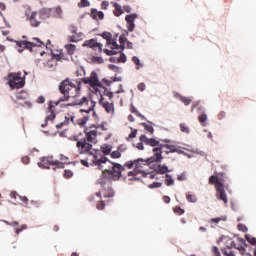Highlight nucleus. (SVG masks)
Here are the masks:
<instances>
[{
  "label": "nucleus",
  "instance_id": "nucleus-1",
  "mask_svg": "<svg viewBox=\"0 0 256 256\" xmlns=\"http://www.w3.org/2000/svg\"><path fill=\"white\" fill-rule=\"evenodd\" d=\"M140 139L145 142V145L154 147L152 149L154 155L151 157L150 161L161 163L163 161V149H168L164 151L166 155H169V153H181V150H179L177 146L172 144H161L159 140L155 138H148L146 135H141Z\"/></svg>",
  "mask_w": 256,
  "mask_h": 256
},
{
  "label": "nucleus",
  "instance_id": "nucleus-2",
  "mask_svg": "<svg viewBox=\"0 0 256 256\" xmlns=\"http://www.w3.org/2000/svg\"><path fill=\"white\" fill-rule=\"evenodd\" d=\"M113 167L112 169H105L102 171L100 178L97 180L98 185L101 187L111 186L113 181H119L121 179V172L125 171V167L119 163L111 162Z\"/></svg>",
  "mask_w": 256,
  "mask_h": 256
},
{
  "label": "nucleus",
  "instance_id": "nucleus-3",
  "mask_svg": "<svg viewBox=\"0 0 256 256\" xmlns=\"http://www.w3.org/2000/svg\"><path fill=\"white\" fill-rule=\"evenodd\" d=\"M58 89L61 95H63L60 101H69L71 98L75 99L81 95V81L75 84L71 80L65 79L59 84Z\"/></svg>",
  "mask_w": 256,
  "mask_h": 256
},
{
  "label": "nucleus",
  "instance_id": "nucleus-4",
  "mask_svg": "<svg viewBox=\"0 0 256 256\" xmlns=\"http://www.w3.org/2000/svg\"><path fill=\"white\" fill-rule=\"evenodd\" d=\"M225 181H227L225 173H218L216 176L212 175L209 178V185H214L216 189V199H218V201H223L224 205H227L229 200L225 193Z\"/></svg>",
  "mask_w": 256,
  "mask_h": 256
},
{
  "label": "nucleus",
  "instance_id": "nucleus-5",
  "mask_svg": "<svg viewBox=\"0 0 256 256\" xmlns=\"http://www.w3.org/2000/svg\"><path fill=\"white\" fill-rule=\"evenodd\" d=\"M103 131H107V128L105 127L104 124L86 128L84 130V133H85L84 139H86L88 143H97V136L103 135Z\"/></svg>",
  "mask_w": 256,
  "mask_h": 256
},
{
  "label": "nucleus",
  "instance_id": "nucleus-6",
  "mask_svg": "<svg viewBox=\"0 0 256 256\" xmlns=\"http://www.w3.org/2000/svg\"><path fill=\"white\" fill-rule=\"evenodd\" d=\"M14 43H16L18 47L19 53H23L24 49H27L31 53L33 52V47H42V45H45L39 38H32V41H14Z\"/></svg>",
  "mask_w": 256,
  "mask_h": 256
},
{
  "label": "nucleus",
  "instance_id": "nucleus-7",
  "mask_svg": "<svg viewBox=\"0 0 256 256\" xmlns=\"http://www.w3.org/2000/svg\"><path fill=\"white\" fill-rule=\"evenodd\" d=\"M74 141H77L76 147L80 155H93L91 149H93V144L87 141V138H79L74 136Z\"/></svg>",
  "mask_w": 256,
  "mask_h": 256
},
{
  "label": "nucleus",
  "instance_id": "nucleus-8",
  "mask_svg": "<svg viewBox=\"0 0 256 256\" xmlns=\"http://www.w3.org/2000/svg\"><path fill=\"white\" fill-rule=\"evenodd\" d=\"M8 78L11 89H21L22 87H25V77L21 76V72L10 73Z\"/></svg>",
  "mask_w": 256,
  "mask_h": 256
},
{
  "label": "nucleus",
  "instance_id": "nucleus-9",
  "mask_svg": "<svg viewBox=\"0 0 256 256\" xmlns=\"http://www.w3.org/2000/svg\"><path fill=\"white\" fill-rule=\"evenodd\" d=\"M49 165H55L58 169H65V163L59 160H52L50 157H43L38 162V166L42 169H50Z\"/></svg>",
  "mask_w": 256,
  "mask_h": 256
},
{
  "label": "nucleus",
  "instance_id": "nucleus-10",
  "mask_svg": "<svg viewBox=\"0 0 256 256\" xmlns=\"http://www.w3.org/2000/svg\"><path fill=\"white\" fill-rule=\"evenodd\" d=\"M82 83L85 85H89L92 87V89H95L97 91V87H103V84L99 81V76L97 75V72L93 71L90 74V77L82 78Z\"/></svg>",
  "mask_w": 256,
  "mask_h": 256
},
{
  "label": "nucleus",
  "instance_id": "nucleus-11",
  "mask_svg": "<svg viewBox=\"0 0 256 256\" xmlns=\"http://www.w3.org/2000/svg\"><path fill=\"white\" fill-rule=\"evenodd\" d=\"M227 249H238L240 251L241 255H248L253 256L250 253L245 252V247H247V243L243 239H238V244L233 241V239H229L226 244Z\"/></svg>",
  "mask_w": 256,
  "mask_h": 256
},
{
  "label": "nucleus",
  "instance_id": "nucleus-12",
  "mask_svg": "<svg viewBox=\"0 0 256 256\" xmlns=\"http://www.w3.org/2000/svg\"><path fill=\"white\" fill-rule=\"evenodd\" d=\"M76 105H79L80 107H84L83 109H80L81 113H91L95 109V101L90 100L87 97H82L79 101H77Z\"/></svg>",
  "mask_w": 256,
  "mask_h": 256
},
{
  "label": "nucleus",
  "instance_id": "nucleus-13",
  "mask_svg": "<svg viewBox=\"0 0 256 256\" xmlns=\"http://www.w3.org/2000/svg\"><path fill=\"white\" fill-rule=\"evenodd\" d=\"M150 163H157V161H151V157L148 158L147 160H143V159H137L135 160V165H134V169L135 171H137V173H145V170H143L145 167H147V165H149Z\"/></svg>",
  "mask_w": 256,
  "mask_h": 256
},
{
  "label": "nucleus",
  "instance_id": "nucleus-14",
  "mask_svg": "<svg viewBox=\"0 0 256 256\" xmlns=\"http://www.w3.org/2000/svg\"><path fill=\"white\" fill-rule=\"evenodd\" d=\"M99 105L105 109L106 113H109L110 115H113L115 113V104L113 101H106L103 96L100 97L99 99Z\"/></svg>",
  "mask_w": 256,
  "mask_h": 256
},
{
  "label": "nucleus",
  "instance_id": "nucleus-15",
  "mask_svg": "<svg viewBox=\"0 0 256 256\" xmlns=\"http://www.w3.org/2000/svg\"><path fill=\"white\" fill-rule=\"evenodd\" d=\"M83 47H90V49H93L94 51H103V44L98 43L96 39H90L86 40L83 44Z\"/></svg>",
  "mask_w": 256,
  "mask_h": 256
},
{
  "label": "nucleus",
  "instance_id": "nucleus-16",
  "mask_svg": "<svg viewBox=\"0 0 256 256\" xmlns=\"http://www.w3.org/2000/svg\"><path fill=\"white\" fill-rule=\"evenodd\" d=\"M137 19V14H130L125 17V21L127 23L128 31H134L135 29V20Z\"/></svg>",
  "mask_w": 256,
  "mask_h": 256
},
{
  "label": "nucleus",
  "instance_id": "nucleus-17",
  "mask_svg": "<svg viewBox=\"0 0 256 256\" xmlns=\"http://www.w3.org/2000/svg\"><path fill=\"white\" fill-rule=\"evenodd\" d=\"M27 17L32 27H39L41 25V21L37 20V12H31L27 14Z\"/></svg>",
  "mask_w": 256,
  "mask_h": 256
},
{
  "label": "nucleus",
  "instance_id": "nucleus-18",
  "mask_svg": "<svg viewBox=\"0 0 256 256\" xmlns=\"http://www.w3.org/2000/svg\"><path fill=\"white\" fill-rule=\"evenodd\" d=\"M93 157H94V159L92 160V163L94 165H97L99 167V169H103V166H101V164L107 163V161H109V159H107V157H105V156L99 157L97 155H94Z\"/></svg>",
  "mask_w": 256,
  "mask_h": 256
},
{
  "label": "nucleus",
  "instance_id": "nucleus-19",
  "mask_svg": "<svg viewBox=\"0 0 256 256\" xmlns=\"http://www.w3.org/2000/svg\"><path fill=\"white\" fill-rule=\"evenodd\" d=\"M39 15L41 19H49V17H53L52 8H43L39 11Z\"/></svg>",
  "mask_w": 256,
  "mask_h": 256
},
{
  "label": "nucleus",
  "instance_id": "nucleus-20",
  "mask_svg": "<svg viewBox=\"0 0 256 256\" xmlns=\"http://www.w3.org/2000/svg\"><path fill=\"white\" fill-rule=\"evenodd\" d=\"M90 17H92L95 21H97V19L103 20L105 18V14L102 11H97V9L92 8L90 10Z\"/></svg>",
  "mask_w": 256,
  "mask_h": 256
},
{
  "label": "nucleus",
  "instance_id": "nucleus-21",
  "mask_svg": "<svg viewBox=\"0 0 256 256\" xmlns=\"http://www.w3.org/2000/svg\"><path fill=\"white\" fill-rule=\"evenodd\" d=\"M11 227H13L16 235H19V233H21V231H25V229H27V225L23 224L20 228H19V222L17 221H13L11 222Z\"/></svg>",
  "mask_w": 256,
  "mask_h": 256
},
{
  "label": "nucleus",
  "instance_id": "nucleus-22",
  "mask_svg": "<svg viewBox=\"0 0 256 256\" xmlns=\"http://www.w3.org/2000/svg\"><path fill=\"white\" fill-rule=\"evenodd\" d=\"M52 17H56V19H61L63 17V9L61 6L52 8Z\"/></svg>",
  "mask_w": 256,
  "mask_h": 256
},
{
  "label": "nucleus",
  "instance_id": "nucleus-23",
  "mask_svg": "<svg viewBox=\"0 0 256 256\" xmlns=\"http://www.w3.org/2000/svg\"><path fill=\"white\" fill-rule=\"evenodd\" d=\"M113 7V14L115 15V17H121V15H123V8H121L120 4L117 2H113Z\"/></svg>",
  "mask_w": 256,
  "mask_h": 256
},
{
  "label": "nucleus",
  "instance_id": "nucleus-24",
  "mask_svg": "<svg viewBox=\"0 0 256 256\" xmlns=\"http://www.w3.org/2000/svg\"><path fill=\"white\" fill-rule=\"evenodd\" d=\"M49 115L45 119V123L41 125V127H45L48 121H53L55 119V112L53 111V105L49 106Z\"/></svg>",
  "mask_w": 256,
  "mask_h": 256
},
{
  "label": "nucleus",
  "instance_id": "nucleus-25",
  "mask_svg": "<svg viewBox=\"0 0 256 256\" xmlns=\"http://www.w3.org/2000/svg\"><path fill=\"white\" fill-rule=\"evenodd\" d=\"M155 173L158 175H165V173H169V168L166 165L159 164L155 169Z\"/></svg>",
  "mask_w": 256,
  "mask_h": 256
},
{
  "label": "nucleus",
  "instance_id": "nucleus-26",
  "mask_svg": "<svg viewBox=\"0 0 256 256\" xmlns=\"http://www.w3.org/2000/svg\"><path fill=\"white\" fill-rule=\"evenodd\" d=\"M100 149L104 155H111V151H112L113 147L111 145L104 144L101 146Z\"/></svg>",
  "mask_w": 256,
  "mask_h": 256
},
{
  "label": "nucleus",
  "instance_id": "nucleus-27",
  "mask_svg": "<svg viewBox=\"0 0 256 256\" xmlns=\"http://www.w3.org/2000/svg\"><path fill=\"white\" fill-rule=\"evenodd\" d=\"M104 197L106 199H111V197H115V191H113V188L108 186L107 190H105Z\"/></svg>",
  "mask_w": 256,
  "mask_h": 256
},
{
  "label": "nucleus",
  "instance_id": "nucleus-28",
  "mask_svg": "<svg viewBox=\"0 0 256 256\" xmlns=\"http://www.w3.org/2000/svg\"><path fill=\"white\" fill-rule=\"evenodd\" d=\"M65 49L67 50L68 55H73L77 49V46H75V44H68L65 45Z\"/></svg>",
  "mask_w": 256,
  "mask_h": 256
},
{
  "label": "nucleus",
  "instance_id": "nucleus-29",
  "mask_svg": "<svg viewBox=\"0 0 256 256\" xmlns=\"http://www.w3.org/2000/svg\"><path fill=\"white\" fill-rule=\"evenodd\" d=\"M68 41L70 43H78V41H81V35L76 33L75 35L68 36Z\"/></svg>",
  "mask_w": 256,
  "mask_h": 256
},
{
  "label": "nucleus",
  "instance_id": "nucleus-30",
  "mask_svg": "<svg viewBox=\"0 0 256 256\" xmlns=\"http://www.w3.org/2000/svg\"><path fill=\"white\" fill-rule=\"evenodd\" d=\"M198 121L202 125V127H205L207 125V114H201L198 116Z\"/></svg>",
  "mask_w": 256,
  "mask_h": 256
},
{
  "label": "nucleus",
  "instance_id": "nucleus-31",
  "mask_svg": "<svg viewBox=\"0 0 256 256\" xmlns=\"http://www.w3.org/2000/svg\"><path fill=\"white\" fill-rule=\"evenodd\" d=\"M221 221H227V217L221 216L218 218H212V219H210L209 223H214L215 225H217V224L221 223Z\"/></svg>",
  "mask_w": 256,
  "mask_h": 256
},
{
  "label": "nucleus",
  "instance_id": "nucleus-32",
  "mask_svg": "<svg viewBox=\"0 0 256 256\" xmlns=\"http://www.w3.org/2000/svg\"><path fill=\"white\" fill-rule=\"evenodd\" d=\"M175 184V180H173V177L170 174H166V180H165V185L167 187H171V185Z\"/></svg>",
  "mask_w": 256,
  "mask_h": 256
},
{
  "label": "nucleus",
  "instance_id": "nucleus-33",
  "mask_svg": "<svg viewBox=\"0 0 256 256\" xmlns=\"http://www.w3.org/2000/svg\"><path fill=\"white\" fill-rule=\"evenodd\" d=\"M186 199L188 203H197V196L187 193L186 194Z\"/></svg>",
  "mask_w": 256,
  "mask_h": 256
},
{
  "label": "nucleus",
  "instance_id": "nucleus-34",
  "mask_svg": "<svg viewBox=\"0 0 256 256\" xmlns=\"http://www.w3.org/2000/svg\"><path fill=\"white\" fill-rule=\"evenodd\" d=\"M101 37H103V39H106L107 43H111V40L113 39V35L111 34V32H103Z\"/></svg>",
  "mask_w": 256,
  "mask_h": 256
},
{
  "label": "nucleus",
  "instance_id": "nucleus-35",
  "mask_svg": "<svg viewBox=\"0 0 256 256\" xmlns=\"http://www.w3.org/2000/svg\"><path fill=\"white\" fill-rule=\"evenodd\" d=\"M245 239H246V241H248V243H250V245H256V238L255 237L246 234Z\"/></svg>",
  "mask_w": 256,
  "mask_h": 256
},
{
  "label": "nucleus",
  "instance_id": "nucleus-36",
  "mask_svg": "<svg viewBox=\"0 0 256 256\" xmlns=\"http://www.w3.org/2000/svg\"><path fill=\"white\" fill-rule=\"evenodd\" d=\"M108 47H110V49H121V47L119 46V44H117V42H115L113 39L107 43Z\"/></svg>",
  "mask_w": 256,
  "mask_h": 256
},
{
  "label": "nucleus",
  "instance_id": "nucleus-37",
  "mask_svg": "<svg viewBox=\"0 0 256 256\" xmlns=\"http://www.w3.org/2000/svg\"><path fill=\"white\" fill-rule=\"evenodd\" d=\"M127 42V38L124 35L119 37L120 49H125V43Z\"/></svg>",
  "mask_w": 256,
  "mask_h": 256
},
{
  "label": "nucleus",
  "instance_id": "nucleus-38",
  "mask_svg": "<svg viewBox=\"0 0 256 256\" xmlns=\"http://www.w3.org/2000/svg\"><path fill=\"white\" fill-rule=\"evenodd\" d=\"M142 125L144 126V129L146 131H148V133H151V135H153V133H155V129H153V126H151L147 123H142Z\"/></svg>",
  "mask_w": 256,
  "mask_h": 256
},
{
  "label": "nucleus",
  "instance_id": "nucleus-39",
  "mask_svg": "<svg viewBox=\"0 0 256 256\" xmlns=\"http://www.w3.org/2000/svg\"><path fill=\"white\" fill-rule=\"evenodd\" d=\"M89 121V117L88 116H84L83 118H80L77 120L78 125L82 126L86 125V123Z\"/></svg>",
  "mask_w": 256,
  "mask_h": 256
},
{
  "label": "nucleus",
  "instance_id": "nucleus-40",
  "mask_svg": "<svg viewBox=\"0 0 256 256\" xmlns=\"http://www.w3.org/2000/svg\"><path fill=\"white\" fill-rule=\"evenodd\" d=\"M179 100L184 103V105H191V99L190 98H187V97H184V96H179Z\"/></svg>",
  "mask_w": 256,
  "mask_h": 256
},
{
  "label": "nucleus",
  "instance_id": "nucleus-41",
  "mask_svg": "<svg viewBox=\"0 0 256 256\" xmlns=\"http://www.w3.org/2000/svg\"><path fill=\"white\" fill-rule=\"evenodd\" d=\"M180 130L182 131V133H191V131L189 130V126H187V124L185 123L180 124Z\"/></svg>",
  "mask_w": 256,
  "mask_h": 256
},
{
  "label": "nucleus",
  "instance_id": "nucleus-42",
  "mask_svg": "<svg viewBox=\"0 0 256 256\" xmlns=\"http://www.w3.org/2000/svg\"><path fill=\"white\" fill-rule=\"evenodd\" d=\"M173 211L176 215H183L185 213V210L179 206L174 207Z\"/></svg>",
  "mask_w": 256,
  "mask_h": 256
},
{
  "label": "nucleus",
  "instance_id": "nucleus-43",
  "mask_svg": "<svg viewBox=\"0 0 256 256\" xmlns=\"http://www.w3.org/2000/svg\"><path fill=\"white\" fill-rule=\"evenodd\" d=\"M112 159H121V152L119 150L110 153Z\"/></svg>",
  "mask_w": 256,
  "mask_h": 256
},
{
  "label": "nucleus",
  "instance_id": "nucleus-44",
  "mask_svg": "<svg viewBox=\"0 0 256 256\" xmlns=\"http://www.w3.org/2000/svg\"><path fill=\"white\" fill-rule=\"evenodd\" d=\"M91 5V2L89 0H81L78 3V7H89Z\"/></svg>",
  "mask_w": 256,
  "mask_h": 256
},
{
  "label": "nucleus",
  "instance_id": "nucleus-45",
  "mask_svg": "<svg viewBox=\"0 0 256 256\" xmlns=\"http://www.w3.org/2000/svg\"><path fill=\"white\" fill-rule=\"evenodd\" d=\"M163 184L161 182H153L149 184V189H159Z\"/></svg>",
  "mask_w": 256,
  "mask_h": 256
},
{
  "label": "nucleus",
  "instance_id": "nucleus-46",
  "mask_svg": "<svg viewBox=\"0 0 256 256\" xmlns=\"http://www.w3.org/2000/svg\"><path fill=\"white\" fill-rule=\"evenodd\" d=\"M96 209H98L99 211H103V209H105V201L97 202Z\"/></svg>",
  "mask_w": 256,
  "mask_h": 256
},
{
  "label": "nucleus",
  "instance_id": "nucleus-47",
  "mask_svg": "<svg viewBox=\"0 0 256 256\" xmlns=\"http://www.w3.org/2000/svg\"><path fill=\"white\" fill-rule=\"evenodd\" d=\"M117 63H127V56L124 53L120 54V57L117 59Z\"/></svg>",
  "mask_w": 256,
  "mask_h": 256
},
{
  "label": "nucleus",
  "instance_id": "nucleus-48",
  "mask_svg": "<svg viewBox=\"0 0 256 256\" xmlns=\"http://www.w3.org/2000/svg\"><path fill=\"white\" fill-rule=\"evenodd\" d=\"M135 137H137V129L132 130V132L126 138V141H129L130 139H135Z\"/></svg>",
  "mask_w": 256,
  "mask_h": 256
},
{
  "label": "nucleus",
  "instance_id": "nucleus-49",
  "mask_svg": "<svg viewBox=\"0 0 256 256\" xmlns=\"http://www.w3.org/2000/svg\"><path fill=\"white\" fill-rule=\"evenodd\" d=\"M132 61H133L134 65H137V67H143V65L141 64V60L139 59V57L134 56V57L132 58Z\"/></svg>",
  "mask_w": 256,
  "mask_h": 256
},
{
  "label": "nucleus",
  "instance_id": "nucleus-50",
  "mask_svg": "<svg viewBox=\"0 0 256 256\" xmlns=\"http://www.w3.org/2000/svg\"><path fill=\"white\" fill-rule=\"evenodd\" d=\"M123 167H127V169H133V167H135V160L126 162Z\"/></svg>",
  "mask_w": 256,
  "mask_h": 256
},
{
  "label": "nucleus",
  "instance_id": "nucleus-51",
  "mask_svg": "<svg viewBox=\"0 0 256 256\" xmlns=\"http://www.w3.org/2000/svg\"><path fill=\"white\" fill-rule=\"evenodd\" d=\"M108 69H110V71H114L115 73H119L120 69L119 66H115L113 64L108 65Z\"/></svg>",
  "mask_w": 256,
  "mask_h": 256
},
{
  "label": "nucleus",
  "instance_id": "nucleus-52",
  "mask_svg": "<svg viewBox=\"0 0 256 256\" xmlns=\"http://www.w3.org/2000/svg\"><path fill=\"white\" fill-rule=\"evenodd\" d=\"M64 177L65 179H71L73 177V172L71 170H65Z\"/></svg>",
  "mask_w": 256,
  "mask_h": 256
},
{
  "label": "nucleus",
  "instance_id": "nucleus-53",
  "mask_svg": "<svg viewBox=\"0 0 256 256\" xmlns=\"http://www.w3.org/2000/svg\"><path fill=\"white\" fill-rule=\"evenodd\" d=\"M139 139H140L141 142L136 144V148H138L139 151H144L145 150V146H143V143H145V142L141 140V137H139Z\"/></svg>",
  "mask_w": 256,
  "mask_h": 256
},
{
  "label": "nucleus",
  "instance_id": "nucleus-54",
  "mask_svg": "<svg viewBox=\"0 0 256 256\" xmlns=\"http://www.w3.org/2000/svg\"><path fill=\"white\" fill-rule=\"evenodd\" d=\"M238 230L242 231L243 233H247L248 228L245 226V224H238Z\"/></svg>",
  "mask_w": 256,
  "mask_h": 256
},
{
  "label": "nucleus",
  "instance_id": "nucleus-55",
  "mask_svg": "<svg viewBox=\"0 0 256 256\" xmlns=\"http://www.w3.org/2000/svg\"><path fill=\"white\" fill-rule=\"evenodd\" d=\"M212 253L214 256H221V252H219V248L217 246L212 247Z\"/></svg>",
  "mask_w": 256,
  "mask_h": 256
},
{
  "label": "nucleus",
  "instance_id": "nucleus-56",
  "mask_svg": "<svg viewBox=\"0 0 256 256\" xmlns=\"http://www.w3.org/2000/svg\"><path fill=\"white\" fill-rule=\"evenodd\" d=\"M131 112L135 113L138 117L145 119V117L143 115H141V113H139V111H137V108H135L134 106L131 107Z\"/></svg>",
  "mask_w": 256,
  "mask_h": 256
},
{
  "label": "nucleus",
  "instance_id": "nucleus-57",
  "mask_svg": "<svg viewBox=\"0 0 256 256\" xmlns=\"http://www.w3.org/2000/svg\"><path fill=\"white\" fill-rule=\"evenodd\" d=\"M68 29L70 33H72L73 35H77V27H75L74 25H70L68 26Z\"/></svg>",
  "mask_w": 256,
  "mask_h": 256
},
{
  "label": "nucleus",
  "instance_id": "nucleus-58",
  "mask_svg": "<svg viewBox=\"0 0 256 256\" xmlns=\"http://www.w3.org/2000/svg\"><path fill=\"white\" fill-rule=\"evenodd\" d=\"M103 51H104V53H105L106 55H109V56H111V55H117V51H115V50L104 49Z\"/></svg>",
  "mask_w": 256,
  "mask_h": 256
},
{
  "label": "nucleus",
  "instance_id": "nucleus-59",
  "mask_svg": "<svg viewBox=\"0 0 256 256\" xmlns=\"http://www.w3.org/2000/svg\"><path fill=\"white\" fill-rule=\"evenodd\" d=\"M22 163H24V165H29V162L31 161V159L28 156H24L21 159Z\"/></svg>",
  "mask_w": 256,
  "mask_h": 256
},
{
  "label": "nucleus",
  "instance_id": "nucleus-60",
  "mask_svg": "<svg viewBox=\"0 0 256 256\" xmlns=\"http://www.w3.org/2000/svg\"><path fill=\"white\" fill-rule=\"evenodd\" d=\"M67 123H69V118H66V121H64V122L57 124L56 129H61V127H63L64 125H67Z\"/></svg>",
  "mask_w": 256,
  "mask_h": 256
},
{
  "label": "nucleus",
  "instance_id": "nucleus-61",
  "mask_svg": "<svg viewBox=\"0 0 256 256\" xmlns=\"http://www.w3.org/2000/svg\"><path fill=\"white\" fill-rule=\"evenodd\" d=\"M109 7V2L108 1H103L101 3V9L106 10Z\"/></svg>",
  "mask_w": 256,
  "mask_h": 256
},
{
  "label": "nucleus",
  "instance_id": "nucleus-62",
  "mask_svg": "<svg viewBox=\"0 0 256 256\" xmlns=\"http://www.w3.org/2000/svg\"><path fill=\"white\" fill-rule=\"evenodd\" d=\"M138 91H145L146 89V86H145V83H140L138 84Z\"/></svg>",
  "mask_w": 256,
  "mask_h": 256
},
{
  "label": "nucleus",
  "instance_id": "nucleus-63",
  "mask_svg": "<svg viewBox=\"0 0 256 256\" xmlns=\"http://www.w3.org/2000/svg\"><path fill=\"white\" fill-rule=\"evenodd\" d=\"M222 253H223V255H226V256H235V254L233 252H227V250H225V249H222Z\"/></svg>",
  "mask_w": 256,
  "mask_h": 256
},
{
  "label": "nucleus",
  "instance_id": "nucleus-64",
  "mask_svg": "<svg viewBox=\"0 0 256 256\" xmlns=\"http://www.w3.org/2000/svg\"><path fill=\"white\" fill-rule=\"evenodd\" d=\"M10 197H11V199H17V197H19V194H17V192H15V191H12L11 193H10Z\"/></svg>",
  "mask_w": 256,
  "mask_h": 256
}]
</instances>
